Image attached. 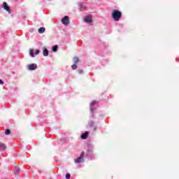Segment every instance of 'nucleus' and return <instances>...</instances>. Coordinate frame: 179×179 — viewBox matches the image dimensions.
<instances>
[{
    "label": "nucleus",
    "mask_w": 179,
    "mask_h": 179,
    "mask_svg": "<svg viewBox=\"0 0 179 179\" xmlns=\"http://www.w3.org/2000/svg\"><path fill=\"white\" fill-rule=\"evenodd\" d=\"M28 71H36L37 69V64H31L28 65L27 66Z\"/></svg>",
    "instance_id": "obj_4"
},
{
    "label": "nucleus",
    "mask_w": 179,
    "mask_h": 179,
    "mask_svg": "<svg viewBox=\"0 0 179 179\" xmlns=\"http://www.w3.org/2000/svg\"><path fill=\"white\" fill-rule=\"evenodd\" d=\"M85 152H82L80 157L76 159H74L75 163L79 164V163H83L85 162Z\"/></svg>",
    "instance_id": "obj_2"
},
{
    "label": "nucleus",
    "mask_w": 179,
    "mask_h": 179,
    "mask_svg": "<svg viewBox=\"0 0 179 179\" xmlns=\"http://www.w3.org/2000/svg\"><path fill=\"white\" fill-rule=\"evenodd\" d=\"M66 179L71 178V174H70V173H66Z\"/></svg>",
    "instance_id": "obj_20"
},
{
    "label": "nucleus",
    "mask_w": 179,
    "mask_h": 179,
    "mask_svg": "<svg viewBox=\"0 0 179 179\" xmlns=\"http://www.w3.org/2000/svg\"><path fill=\"white\" fill-rule=\"evenodd\" d=\"M62 23L64 24V26H68L69 24V17L65 16L62 19Z\"/></svg>",
    "instance_id": "obj_3"
},
{
    "label": "nucleus",
    "mask_w": 179,
    "mask_h": 179,
    "mask_svg": "<svg viewBox=\"0 0 179 179\" xmlns=\"http://www.w3.org/2000/svg\"><path fill=\"white\" fill-rule=\"evenodd\" d=\"M97 102L96 101H93L92 102H91L90 103V112L92 113V114H93V111H94V108H93V106H94V104H96Z\"/></svg>",
    "instance_id": "obj_8"
},
{
    "label": "nucleus",
    "mask_w": 179,
    "mask_h": 179,
    "mask_svg": "<svg viewBox=\"0 0 179 179\" xmlns=\"http://www.w3.org/2000/svg\"><path fill=\"white\" fill-rule=\"evenodd\" d=\"M178 59H176V61H178Z\"/></svg>",
    "instance_id": "obj_25"
},
{
    "label": "nucleus",
    "mask_w": 179,
    "mask_h": 179,
    "mask_svg": "<svg viewBox=\"0 0 179 179\" xmlns=\"http://www.w3.org/2000/svg\"><path fill=\"white\" fill-rule=\"evenodd\" d=\"M29 55H31V57H34V52L33 50V49L29 50Z\"/></svg>",
    "instance_id": "obj_15"
},
{
    "label": "nucleus",
    "mask_w": 179,
    "mask_h": 179,
    "mask_svg": "<svg viewBox=\"0 0 179 179\" xmlns=\"http://www.w3.org/2000/svg\"><path fill=\"white\" fill-rule=\"evenodd\" d=\"M38 31L40 34H43V33H44V31H45V27H41V28L38 29Z\"/></svg>",
    "instance_id": "obj_13"
},
{
    "label": "nucleus",
    "mask_w": 179,
    "mask_h": 179,
    "mask_svg": "<svg viewBox=\"0 0 179 179\" xmlns=\"http://www.w3.org/2000/svg\"><path fill=\"white\" fill-rule=\"evenodd\" d=\"M71 68H72V69H73V70L78 69V65H76V64H73V65L71 66Z\"/></svg>",
    "instance_id": "obj_19"
},
{
    "label": "nucleus",
    "mask_w": 179,
    "mask_h": 179,
    "mask_svg": "<svg viewBox=\"0 0 179 179\" xmlns=\"http://www.w3.org/2000/svg\"><path fill=\"white\" fill-rule=\"evenodd\" d=\"M87 136H89V131H85L81 134V139H87Z\"/></svg>",
    "instance_id": "obj_9"
},
{
    "label": "nucleus",
    "mask_w": 179,
    "mask_h": 179,
    "mask_svg": "<svg viewBox=\"0 0 179 179\" xmlns=\"http://www.w3.org/2000/svg\"><path fill=\"white\" fill-rule=\"evenodd\" d=\"M112 17L115 22H120V19L122 17V13L118 10H114L112 12Z\"/></svg>",
    "instance_id": "obj_1"
},
{
    "label": "nucleus",
    "mask_w": 179,
    "mask_h": 179,
    "mask_svg": "<svg viewBox=\"0 0 179 179\" xmlns=\"http://www.w3.org/2000/svg\"><path fill=\"white\" fill-rule=\"evenodd\" d=\"M1 8H3L5 10L8 12V13H11L10 8L9 7V6H8V3H6V2L3 3Z\"/></svg>",
    "instance_id": "obj_5"
},
{
    "label": "nucleus",
    "mask_w": 179,
    "mask_h": 179,
    "mask_svg": "<svg viewBox=\"0 0 179 179\" xmlns=\"http://www.w3.org/2000/svg\"><path fill=\"white\" fill-rule=\"evenodd\" d=\"M5 134L6 135H10V131L9 129H6L5 131Z\"/></svg>",
    "instance_id": "obj_18"
},
{
    "label": "nucleus",
    "mask_w": 179,
    "mask_h": 179,
    "mask_svg": "<svg viewBox=\"0 0 179 179\" xmlns=\"http://www.w3.org/2000/svg\"><path fill=\"white\" fill-rule=\"evenodd\" d=\"M87 152H90V150H87Z\"/></svg>",
    "instance_id": "obj_24"
},
{
    "label": "nucleus",
    "mask_w": 179,
    "mask_h": 179,
    "mask_svg": "<svg viewBox=\"0 0 179 179\" xmlns=\"http://www.w3.org/2000/svg\"><path fill=\"white\" fill-rule=\"evenodd\" d=\"M43 54L44 57H48V54H49L48 50H47V48H44Z\"/></svg>",
    "instance_id": "obj_11"
},
{
    "label": "nucleus",
    "mask_w": 179,
    "mask_h": 179,
    "mask_svg": "<svg viewBox=\"0 0 179 179\" xmlns=\"http://www.w3.org/2000/svg\"><path fill=\"white\" fill-rule=\"evenodd\" d=\"M15 173L16 174H19V173H20V168L18 167V166H16L15 169Z\"/></svg>",
    "instance_id": "obj_14"
},
{
    "label": "nucleus",
    "mask_w": 179,
    "mask_h": 179,
    "mask_svg": "<svg viewBox=\"0 0 179 179\" xmlns=\"http://www.w3.org/2000/svg\"><path fill=\"white\" fill-rule=\"evenodd\" d=\"M40 54V50H36L35 52V55H38Z\"/></svg>",
    "instance_id": "obj_21"
},
{
    "label": "nucleus",
    "mask_w": 179,
    "mask_h": 179,
    "mask_svg": "<svg viewBox=\"0 0 179 179\" xmlns=\"http://www.w3.org/2000/svg\"><path fill=\"white\" fill-rule=\"evenodd\" d=\"M79 73H82V70H78Z\"/></svg>",
    "instance_id": "obj_23"
},
{
    "label": "nucleus",
    "mask_w": 179,
    "mask_h": 179,
    "mask_svg": "<svg viewBox=\"0 0 179 179\" xmlns=\"http://www.w3.org/2000/svg\"><path fill=\"white\" fill-rule=\"evenodd\" d=\"M88 125L90 128H93L94 131H96V129H97V126H94V122L93 121H90Z\"/></svg>",
    "instance_id": "obj_7"
},
{
    "label": "nucleus",
    "mask_w": 179,
    "mask_h": 179,
    "mask_svg": "<svg viewBox=\"0 0 179 179\" xmlns=\"http://www.w3.org/2000/svg\"><path fill=\"white\" fill-rule=\"evenodd\" d=\"M85 22L86 23H88V24H92V15H88V16L85 17Z\"/></svg>",
    "instance_id": "obj_6"
},
{
    "label": "nucleus",
    "mask_w": 179,
    "mask_h": 179,
    "mask_svg": "<svg viewBox=\"0 0 179 179\" xmlns=\"http://www.w3.org/2000/svg\"><path fill=\"white\" fill-rule=\"evenodd\" d=\"M5 150H6V145L0 143V152H3Z\"/></svg>",
    "instance_id": "obj_10"
},
{
    "label": "nucleus",
    "mask_w": 179,
    "mask_h": 179,
    "mask_svg": "<svg viewBox=\"0 0 179 179\" xmlns=\"http://www.w3.org/2000/svg\"><path fill=\"white\" fill-rule=\"evenodd\" d=\"M57 50H58V45H55L52 46V51H53V52H57Z\"/></svg>",
    "instance_id": "obj_12"
},
{
    "label": "nucleus",
    "mask_w": 179,
    "mask_h": 179,
    "mask_svg": "<svg viewBox=\"0 0 179 179\" xmlns=\"http://www.w3.org/2000/svg\"><path fill=\"white\" fill-rule=\"evenodd\" d=\"M80 10H83L86 9V6H85V5L80 4Z\"/></svg>",
    "instance_id": "obj_17"
},
{
    "label": "nucleus",
    "mask_w": 179,
    "mask_h": 179,
    "mask_svg": "<svg viewBox=\"0 0 179 179\" xmlns=\"http://www.w3.org/2000/svg\"><path fill=\"white\" fill-rule=\"evenodd\" d=\"M74 64H78L79 62V59L78 57H73Z\"/></svg>",
    "instance_id": "obj_16"
},
{
    "label": "nucleus",
    "mask_w": 179,
    "mask_h": 179,
    "mask_svg": "<svg viewBox=\"0 0 179 179\" xmlns=\"http://www.w3.org/2000/svg\"><path fill=\"white\" fill-rule=\"evenodd\" d=\"M15 1H17V0H15Z\"/></svg>",
    "instance_id": "obj_26"
},
{
    "label": "nucleus",
    "mask_w": 179,
    "mask_h": 179,
    "mask_svg": "<svg viewBox=\"0 0 179 179\" xmlns=\"http://www.w3.org/2000/svg\"><path fill=\"white\" fill-rule=\"evenodd\" d=\"M0 85H3V81L2 80H0Z\"/></svg>",
    "instance_id": "obj_22"
}]
</instances>
